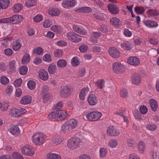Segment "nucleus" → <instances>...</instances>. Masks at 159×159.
I'll return each mask as SVG.
<instances>
[{
    "mask_svg": "<svg viewBox=\"0 0 159 159\" xmlns=\"http://www.w3.org/2000/svg\"><path fill=\"white\" fill-rule=\"evenodd\" d=\"M77 122L72 119L66 122L61 127V130L63 133L70 131L74 129L77 126Z\"/></svg>",
    "mask_w": 159,
    "mask_h": 159,
    "instance_id": "nucleus-1",
    "label": "nucleus"
},
{
    "mask_svg": "<svg viewBox=\"0 0 159 159\" xmlns=\"http://www.w3.org/2000/svg\"><path fill=\"white\" fill-rule=\"evenodd\" d=\"M82 140L77 137L72 138L67 142L68 147L70 149H74L81 144Z\"/></svg>",
    "mask_w": 159,
    "mask_h": 159,
    "instance_id": "nucleus-2",
    "label": "nucleus"
},
{
    "mask_svg": "<svg viewBox=\"0 0 159 159\" xmlns=\"http://www.w3.org/2000/svg\"><path fill=\"white\" fill-rule=\"evenodd\" d=\"M102 116V114L98 111H92L86 115L87 119L89 121H94L99 120Z\"/></svg>",
    "mask_w": 159,
    "mask_h": 159,
    "instance_id": "nucleus-3",
    "label": "nucleus"
},
{
    "mask_svg": "<svg viewBox=\"0 0 159 159\" xmlns=\"http://www.w3.org/2000/svg\"><path fill=\"white\" fill-rule=\"evenodd\" d=\"M33 141L36 145H40L43 143L45 139V136L43 133H38L34 134L33 136Z\"/></svg>",
    "mask_w": 159,
    "mask_h": 159,
    "instance_id": "nucleus-4",
    "label": "nucleus"
},
{
    "mask_svg": "<svg viewBox=\"0 0 159 159\" xmlns=\"http://www.w3.org/2000/svg\"><path fill=\"white\" fill-rule=\"evenodd\" d=\"M112 69L114 72L118 74L122 73L125 70V66L118 62H115L113 64Z\"/></svg>",
    "mask_w": 159,
    "mask_h": 159,
    "instance_id": "nucleus-5",
    "label": "nucleus"
},
{
    "mask_svg": "<svg viewBox=\"0 0 159 159\" xmlns=\"http://www.w3.org/2000/svg\"><path fill=\"white\" fill-rule=\"evenodd\" d=\"M67 38L73 42L78 43L82 40L81 37L73 32H70L67 33Z\"/></svg>",
    "mask_w": 159,
    "mask_h": 159,
    "instance_id": "nucleus-6",
    "label": "nucleus"
},
{
    "mask_svg": "<svg viewBox=\"0 0 159 159\" xmlns=\"http://www.w3.org/2000/svg\"><path fill=\"white\" fill-rule=\"evenodd\" d=\"M60 95L62 98L68 97L71 93V89L67 86H65L62 87L60 91Z\"/></svg>",
    "mask_w": 159,
    "mask_h": 159,
    "instance_id": "nucleus-7",
    "label": "nucleus"
},
{
    "mask_svg": "<svg viewBox=\"0 0 159 159\" xmlns=\"http://www.w3.org/2000/svg\"><path fill=\"white\" fill-rule=\"evenodd\" d=\"M107 134L111 136H116L119 134V131L116 129L113 125L109 126L107 131Z\"/></svg>",
    "mask_w": 159,
    "mask_h": 159,
    "instance_id": "nucleus-8",
    "label": "nucleus"
},
{
    "mask_svg": "<svg viewBox=\"0 0 159 159\" xmlns=\"http://www.w3.org/2000/svg\"><path fill=\"white\" fill-rule=\"evenodd\" d=\"M9 18L10 23L16 24L21 22L22 20L23 17L21 15H16L9 17Z\"/></svg>",
    "mask_w": 159,
    "mask_h": 159,
    "instance_id": "nucleus-9",
    "label": "nucleus"
},
{
    "mask_svg": "<svg viewBox=\"0 0 159 159\" xmlns=\"http://www.w3.org/2000/svg\"><path fill=\"white\" fill-rule=\"evenodd\" d=\"M108 51L110 55L113 57L117 58L120 56V52L115 47H110Z\"/></svg>",
    "mask_w": 159,
    "mask_h": 159,
    "instance_id": "nucleus-10",
    "label": "nucleus"
},
{
    "mask_svg": "<svg viewBox=\"0 0 159 159\" xmlns=\"http://www.w3.org/2000/svg\"><path fill=\"white\" fill-rule=\"evenodd\" d=\"M32 147L29 146L24 147L21 149L22 153L29 156H33L34 154V152L32 150Z\"/></svg>",
    "mask_w": 159,
    "mask_h": 159,
    "instance_id": "nucleus-11",
    "label": "nucleus"
},
{
    "mask_svg": "<svg viewBox=\"0 0 159 159\" xmlns=\"http://www.w3.org/2000/svg\"><path fill=\"white\" fill-rule=\"evenodd\" d=\"M76 0H67L63 2L62 5L64 8H69L74 7L76 3Z\"/></svg>",
    "mask_w": 159,
    "mask_h": 159,
    "instance_id": "nucleus-12",
    "label": "nucleus"
},
{
    "mask_svg": "<svg viewBox=\"0 0 159 159\" xmlns=\"http://www.w3.org/2000/svg\"><path fill=\"white\" fill-rule=\"evenodd\" d=\"M108 10L113 14H117L119 12V8L116 5L110 4L107 5Z\"/></svg>",
    "mask_w": 159,
    "mask_h": 159,
    "instance_id": "nucleus-13",
    "label": "nucleus"
},
{
    "mask_svg": "<svg viewBox=\"0 0 159 159\" xmlns=\"http://www.w3.org/2000/svg\"><path fill=\"white\" fill-rule=\"evenodd\" d=\"M127 62L129 64L133 66H137L139 64V59L136 57H131L127 59Z\"/></svg>",
    "mask_w": 159,
    "mask_h": 159,
    "instance_id": "nucleus-14",
    "label": "nucleus"
},
{
    "mask_svg": "<svg viewBox=\"0 0 159 159\" xmlns=\"http://www.w3.org/2000/svg\"><path fill=\"white\" fill-rule=\"evenodd\" d=\"M88 102L90 105H95L98 102L97 97L93 94H91L89 96Z\"/></svg>",
    "mask_w": 159,
    "mask_h": 159,
    "instance_id": "nucleus-15",
    "label": "nucleus"
},
{
    "mask_svg": "<svg viewBox=\"0 0 159 159\" xmlns=\"http://www.w3.org/2000/svg\"><path fill=\"white\" fill-rule=\"evenodd\" d=\"M89 89L88 87L83 88L80 92L79 96L81 100H83L84 99L85 96L89 94Z\"/></svg>",
    "mask_w": 159,
    "mask_h": 159,
    "instance_id": "nucleus-16",
    "label": "nucleus"
},
{
    "mask_svg": "<svg viewBox=\"0 0 159 159\" xmlns=\"http://www.w3.org/2000/svg\"><path fill=\"white\" fill-rule=\"evenodd\" d=\"M8 130L11 134L15 136H17L20 134V130L16 125L12 126Z\"/></svg>",
    "mask_w": 159,
    "mask_h": 159,
    "instance_id": "nucleus-17",
    "label": "nucleus"
},
{
    "mask_svg": "<svg viewBox=\"0 0 159 159\" xmlns=\"http://www.w3.org/2000/svg\"><path fill=\"white\" fill-rule=\"evenodd\" d=\"M39 78L42 80H47L48 78V72L44 69L40 70L39 73Z\"/></svg>",
    "mask_w": 159,
    "mask_h": 159,
    "instance_id": "nucleus-18",
    "label": "nucleus"
},
{
    "mask_svg": "<svg viewBox=\"0 0 159 159\" xmlns=\"http://www.w3.org/2000/svg\"><path fill=\"white\" fill-rule=\"evenodd\" d=\"M32 98L30 96L28 95L25 96L21 98L20 102V103L23 105H27L31 103Z\"/></svg>",
    "mask_w": 159,
    "mask_h": 159,
    "instance_id": "nucleus-19",
    "label": "nucleus"
},
{
    "mask_svg": "<svg viewBox=\"0 0 159 159\" xmlns=\"http://www.w3.org/2000/svg\"><path fill=\"white\" fill-rule=\"evenodd\" d=\"M110 22L112 25L117 27H120L121 25V23L120 20L116 17L111 18L110 20Z\"/></svg>",
    "mask_w": 159,
    "mask_h": 159,
    "instance_id": "nucleus-20",
    "label": "nucleus"
},
{
    "mask_svg": "<svg viewBox=\"0 0 159 159\" xmlns=\"http://www.w3.org/2000/svg\"><path fill=\"white\" fill-rule=\"evenodd\" d=\"M149 103L152 110L155 111L157 108L158 104L157 102L153 99H151L149 101Z\"/></svg>",
    "mask_w": 159,
    "mask_h": 159,
    "instance_id": "nucleus-21",
    "label": "nucleus"
},
{
    "mask_svg": "<svg viewBox=\"0 0 159 159\" xmlns=\"http://www.w3.org/2000/svg\"><path fill=\"white\" fill-rule=\"evenodd\" d=\"M74 30L82 35H84L85 32L83 30L82 27L78 25H74L73 26Z\"/></svg>",
    "mask_w": 159,
    "mask_h": 159,
    "instance_id": "nucleus-22",
    "label": "nucleus"
},
{
    "mask_svg": "<svg viewBox=\"0 0 159 159\" xmlns=\"http://www.w3.org/2000/svg\"><path fill=\"white\" fill-rule=\"evenodd\" d=\"M144 24L149 27H156L158 25L157 23L153 21L147 20L143 21Z\"/></svg>",
    "mask_w": 159,
    "mask_h": 159,
    "instance_id": "nucleus-23",
    "label": "nucleus"
},
{
    "mask_svg": "<svg viewBox=\"0 0 159 159\" xmlns=\"http://www.w3.org/2000/svg\"><path fill=\"white\" fill-rule=\"evenodd\" d=\"M10 114L15 117H18L21 115V113L19 109L13 108L11 110Z\"/></svg>",
    "mask_w": 159,
    "mask_h": 159,
    "instance_id": "nucleus-24",
    "label": "nucleus"
},
{
    "mask_svg": "<svg viewBox=\"0 0 159 159\" xmlns=\"http://www.w3.org/2000/svg\"><path fill=\"white\" fill-rule=\"evenodd\" d=\"M132 82L133 84L138 85L139 84V75L138 73L133 74L132 77Z\"/></svg>",
    "mask_w": 159,
    "mask_h": 159,
    "instance_id": "nucleus-25",
    "label": "nucleus"
},
{
    "mask_svg": "<svg viewBox=\"0 0 159 159\" xmlns=\"http://www.w3.org/2000/svg\"><path fill=\"white\" fill-rule=\"evenodd\" d=\"M10 3L9 0H1L0 1V4L1 8L5 9L8 7Z\"/></svg>",
    "mask_w": 159,
    "mask_h": 159,
    "instance_id": "nucleus-26",
    "label": "nucleus"
},
{
    "mask_svg": "<svg viewBox=\"0 0 159 159\" xmlns=\"http://www.w3.org/2000/svg\"><path fill=\"white\" fill-rule=\"evenodd\" d=\"M48 159H61V157L58 154L53 153H49L47 156Z\"/></svg>",
    "mask_w": 159,
    "mask_h": 159,
    "instance_id": "nucleus-27",
    "label": "nucleus"
},
{
    "mask_svg": "<svg viewBox=\"0 0 159 159\" xmlns=\"http://www.w3.org/2000/svg\"><path fill=\"white\" fill-rule=\"evenodd\" d=\"M58 118L61 119H65L67 116V113L62 110H60L58 111Z\"/></svg>",
    "mask_w": 159,
    "mask_h": 159,
    "instance_id": "nucleus-28",
    "label": "nucleus"
},
{
    "mask_svg": "<svg viewBox=\"0 0 159 159\" xmlns=\"http://www.w3.org/2000/svg\"><path fill=\"white\" fill-rule=\"evenodd\" d=\"M56 66L54 63H52L48 66V71L49 74H53L55 72Z\"/></svg>",
    "mask_w": 159,
    "mask_h": 159,
    "instance_id": "nucleus-29",
    "label": "nucleus"
},
{
    "mask_svg": "<svg viewBox=\"0 0 159 159\" xmlns=\"http://www.w3.org/2000/svg\"><path fill=\"white\" fill-rule=\"evenodd\" d=\"M60 13V11L57 8H52L49 9V13L52 16H57Z\"/></svg>",
    "mask_w": 159,
    "mask_h": 159,
    "instance_id": "nucleus-30",
    "label": "nucleus"
},
{
    "mask_svg": "<svg viewBox=\"0 0 159 159\" xmlns=\"http://www.w3.org/2000/svg\"><path fill=\"white\" fill-rule=\"evenodd\" d=\"M57 66L59 68H62L65 67L67 64L66 61L64 59H60L57 62Z\"/></svg>",
    "mask_w": 159,
    "mask_h": 159,
    "instance_id": "nucleus-31",
    "label": "nucleus"
},
{
    "mask_svg": "<svg viewBox=\"0 0 159 159\" xmlns=\"http://www.w3.org/2000/svg\"><path fill=\"white\" fill-rule=\"evenodd\" d=\"M30 56L29 54L28 53H25L22 59V63L25 64L27 63L30 61Z\"/></svg>",
    "mask_w": 159,
    "mask_h": 159,
    "instance_id": "nucleus-32",
    "label": "nucleus"
},
{
    "mask_svg": "<svg viewBox=\"0 0 159 159\" xmlns=\"http://www.w3.org/2000/svg\"><path fill=\"white\" fill-rule=\"evenodd\" d=\"M63 140V138L61 136H56L53 138V141L56 144L61 143Z\"/></svg>",
    "mask_w": 159,
    "mask_h": 159,
    "instance_id": "nucleus-33",
    "label": "nucleus"
},
{
    "mask_svg": "<svg viewBox=\"0 0 159 159\" xmlns=\"http://www.w3.org/2000/svg\"><path fill=\"white\" fill-rule=\"evenodd\" d=\"M28 68L25 65L23 66L20 67L19 69V73L21 75H25L27 73Z\"/></svg>",
    "mask_w": 159,
    "mask_h": 159,
    "instance_id": "nucleus-34",
    "label": "nucleus"
},
{
    "mask_svg": "<svg viewBox=\"0 0 159 159\" xmlns=\"http://www.w3.org/2000/svg\"><path fill=\"white\" fill-rule=\"evenodd\" d=\"M0 81L2 84L5 85L9 83V80L7 77L2 76L0 77Z\"/></svg>",
    "mask_w": 159,
    "mask_h": 159,
    "instance_id": "nucleus-35",
    "label": "nucleus"
},
{
    "mask_svg": "<svg viewBox=\"0 0 159 159\" xmlns=\"http://www.w3.org/2000/svg\"><path fill=\"white\" fill-rule=\"evenodd\" d=\"M121 47L126 50H129L132 48L130 43L126 42L125 43L121 44Z\"/></svg>",
    "mask_w": 159,
    "mask_h": 159,
    "instance_id": "nucleus-36",
    "label": "nucleus"
},
{
    "mask_svg": "<svg viewBox=\"0 0 159 159\" xmlns=\"http://www.w3.org/2000/svg\"><path fill=\"white\" fill-rule=\"evenodd\" d=\"M148 14L152 16H157L159 13L156 10L149 9L147 11Z\"/></svg>",
    "mask_w": 159,
    "mask_h": 159,
    "instance_id": "nucleus-37",
    "label": "nucleus"
},
{
    "mask_svg": "<svg viewBox=\"0 0 159 159\" xmlns=\"http://www.w3.org/2000/svg\"><path fill=\"white\" fill-rule=\"evenodd\" d=\"M71 63L72 66H76L80 64V62L78 60L77 57H74L71 60Z\"/></svg>",
    "mask_w": 159,
    "mask_h": 159,
    "instance_id": "nucleus-38",
    "label": "nucleus"
},
{
    "mask_svg": "<svg viewBox=\"0 0 159 159\" xmlns=\"http://www.w3.org/2000/svg\"><path fill=\"white\" fill-rule=\"evenodd\" d=\"M22 8V5L21 4L18 3L14 5L13 10L15 12H17L21 10Z\"/></svg>",
    "mask_w": 159,
    "mask_h": 159,
    "instance_id": "nucleus-39",
    "label": "nucleus"
},
{
    "mask_svg": "<svg viewBox=\"0 0 159 159\" xmlns=\"http://www.w3.org/2000/svg\"><path fill=\"white\" fill-rule=\"evenodd\" d=\"M117 145V141L115 139H112L108 143V146L112 148L115 147Z\"/></svg>",
    "mask_w": 159,
    "mask_h": 159,
    "instance_id": "nucleus-40",
    "label": "nucleus"
},
{
    "mask_svg": "<svg viewBox=\"0 0 159 159\" xmlns=\"http://www.w3.org/2000/svg\"><path fill=\"white\" fill-rule=\"evenodd\" d=\"M12 155L14 159H24L22 155L16 152H13Z\"/></svg>",
    "mask_w": 159,
    "mask_h": 159,
    "instance_id": "nucleus-41",
    "label": "nucleus"
},
{
    "mask_svg": "<svg viewBox=\"0 0 159 159\" xmlns=\"http://www.w3.org/2000/svg\"><path fill=\"white\" fill-rule=\"evenodd\" d=\"M146 145L145 143L142 141H140V153H143L144 152Z\"/></svg>",
    "mask_w": 159,
    "mask_h": 159,
    "instance_id": "nucleus-42",
    "label": "nucleus"
},
{
    "mask_svg": "<svg viewBox=\"0 0 159 159\" xmlns=\"http://www.w3.org/2000/svg\"><path fill=\"white\" fill-rule=\"evenodd\" d=\"M52 98V96L50 94L48 93L44 94L43 98V102L46 103L48 101L50 100Z\"/></svg>",
    "mask_w": 159,
    "mask_h": 159,
    "instance_id": "nucleus-43",
    "label": "nucleus"
},
{
    "mask_svg": "<svg viewBox=\"0 0 159 159\" xmlns=\"http://www.w3.org/2000/svg\"><path fill=\"white\" fill-rule=\"evenodd\" d=\"M48 117L50 119H52L53 118L56 119L58 118V111L56 112L52 111L50 113Z\"/></svg>",
    "mask_w": 159,
    "mask_h": 159,
    "instance_id": "nucleus-44",
    "label": "nucleus"
},
{
    "mask_svg": "<svg viewBox=\"0 0 159 159\" xmlns=\"http://www.w3.org/2000/svg\"><path fill=\"white\" fill-rule=\"evenodd\" d=\"M27 86L30 89L32 90L35 88V84L34 81L30 80L28 82Z\"/></svg>",
    "mask_w": 159,
    "mask_h": 159,
    "instance_id": "nucleus-45",
    "label": "nucleus"
},
{
    "mask_svg": "<svg viewBox=\"0 0 159 159\" xmlns=\"http://www.w3.org/2000/svg\"><path fill=\"white\" fill-rule=\"evenodd\" d=\"M120 96L123 98H125L128 95L127 90L126 89H122L120 90Z\"/></svg>",
    "mask_w": 159,
    "mask_h": 159,
    "instance_id": "nucleus-46",
    "label": "nucleus"
},
{
    "mask_svg": "<svg viewBox=\"0 0 159 159\" xmlns=\"http://www.w3.org/2000/svg\"><path fill=\"white\" fill-rule=\"evenodd\" d=\"M16 61L14 60L11 61L9 64V68L11 70V71H15V65Z\"/></svg>",
    "mask_w": 159,
    "mask_h": 159,
    "instance_id": "nucleus-47",
    "label": "nucleus"
},
{
    "mask_svg": "<svg viewBox=\"0 0 159 159\" xmlns=\"http://www.w3.org/2000/svg\"><path fill=\"white\" fill-rule=\"evenodd\" d=\"M105 81L102 80H99V81L95 83L96 85L99 87L100 89H102L104 85Z\"/></svg>",
    "mask_w": 159,
    "mask_h": 159,
    "instance_id": "nucleus-48",
    "label": "nucleus"
},
{
    "mask_svg": "<svg viewBox=\"0 0 159 159\" xmlns=\"http://www.w3.org/2000/svg\"><path fill=\"white\" fill-rule=\"evenodd\" d=\"M107 150L105 148H101L100 150V153L101 157H104L107 154Z\"/></svg>",
    "mask_w": 159,
    "mask_h": 159,
    "instance_id": "nucleus-49",
    "label": "nucleus"
},
{
    "mask_svg": "<svg viewBox=\"0 0 159 159\" xmlns=\"http://www.w3.org/2000/svg\"><path fill=\"white\" fill-rule=\"evenodd\" d=\"M22 45L19 41H16L13 45V48L15 51H17L21 46Z\"/></svg>",
    "mask_w": 159,
    "mask_h": 159,
    "instance_id": "nucleus-50",
    "label": "nucleus"
},
{
    "mask_svg": "<svg viewBox=\"0 0 159 159\" xmlns=\"http://www.w3.org/2000/svg\"><path fill=\"white\" fill-rule=\"evenodd\" d=\"M146 127L148 130L154 131L156 129L157 126L155 124H148L146 126Z\"/></svg>",
    "mask_w": 159,
    "mask_h": 159,
    "instance_id": "nucleus-51",
    "label": "nucleus"
},
{
    "mask_svg": "<svg viewBox=\"0 0 159 159\" xmlns=\"http://www.w3.org/2000/svg\"><path fill=\"white\" fill-rule=\"evenodd\" d=\"M43 16L41 15H37L33 18V20L36 22H39L43 20Z\"/></svg>",
    "mask_w": 159,
    "mask_h": 159,
    "instance_id": "nucleus-52",
    "label": "nucleus"
},
{
    "mask_svg": "<svg viewBox=\"0 0 159 159\" xmlns=\"http://www.w3.org/2000/svg\"><path fill=\"white\" fill-rule=\"evenodd\" d=\"M43 59L45 61L50 62L52 60V57L50 54H46L43 56Z\"/></svg>",
    "mask_w": 159,
    "mask_h": 159,
    "instance_id": "nucleus-53",
    "label": "nucleus"
},
{
    "mask_svg": "<svg viewBox=\"0 0 159 159\" xmlns=\"http://www.w3.org/2000/svg\"><path fill=\"white\" fill-rule=\"evenodd\" d=\"M148 111V109L145 106L143 105L140 107V112L142 114H146Z\"/></svg>",
    "mask_w": 159,
    "mask_h": 159,
    "instance_id": "nucleus-54",
    "label": "nucleus"
},
{
    "mask_svg": "<svg viewBox=\"0 0 159 159\" xmlns=\"http://www.w3.org/2000/svg\"><path fill=\"white\" fill-rule=\"evenodd\" d=\"M43 50L41 47H38L34 49V53L38 55H40L43 53Z\"/></svg>",
    "mask_w": 159,
    "mask_h": 159,
    "instance_id": "nucleus-55",
    "label": "nucleus"
},
{
    "mask_svg": "<svg viewBox=\"0 0 159 159\" xmlns=\"http://www.w3.org/2000/svg\"><path fill=\"white\" fill-rule=\"evenodd\" d=\"M63 53L61 49H57L54 52V55L55 57L61 56Z\"/></svg>",
    "mask_w": 159,
    "mask_h": 159,
    "instance_id": "nucleus-56",
    "label": "nucleus"
},
{
    "mask_svg": "<svg viewBox=\"0 0 159 159\" xmlns=\"http://www.w3.org/2000/svg\"><path fill=\"white\" fill-rule=\"evenodd\" d=\"M127 141L128 145L129 147H134L136 145V143L134 140L129 139Z\"/></svg>",
    "mask_w": 159,
    "mask_h": 159,
    "instance_id": "nucleus-57",
    "label": "nucleus"
},
{
    "mask_svg": "<svg viewBox=\"0 0 159 159\" xmlns=\"http://www.w3.org/2000/svg\"><path fill=\"white\" fill-rule=\"evenodd\" d=\"M51 29L54 32H59L60 31L61 28L60 27L57 25H54L52 26Z\"/></svg>",
    "mask_w": 159,
    "mask_h": 159,
    "instance_id": "nucleus-58",
    "label": "nucleus"
},
{
    "mask_svg": "<svg viewBox=\"0 0 159 159\" xmlns=\"http://www.w3.org/2000/svg\"><path fill=\"white\" fill-rule=\"evenodd\" d=\"M88 48V46L85 45H81L79 47V50L80 52H85Z\"/></svg>",
    "mask_w": 159,
    "mask_h": 159,
    "instance_id": "nucleus-59",
    "label": "nucleus"
},
{
    "mask_svg": "<svg viewBox=\"0 0 159 159\" xmlns=\"http://www.w3.org/2000/svg\"><path fill=\"white\" fill-rule=\"evenodd\" d=\"M94 17L97 19L99 20H103L104 19V18L102 14H94Z\"/></svg>",
    "mask_w": 159,
    "mask_h": 159,
    "instance_id": "nucleus-60",
    "label": "nucleus"
},
{
    "mask_svg": "<svg viewBox=\"0 0 159 159\" xmlns=\"http://www.w3.org/2000/svg\"><path fill=\"white\" fill-rule=\"evenodd\" d=\"M100 30L102 32H106L108 30L107 26L104 25H102L100 26Z\"/></svg>",
    "mask_w": 159,
    "mask_h": 159,
    "instance_id": "nucleus-61",
    "label": "nucleus"
},
{
    "mask_svg": "<svg viewBox=\"0 0 159 159\" xmlns=\"http://www.w3.org/2000/svg\"><path fill=\"white\" fill-rule=\"evenodd\" d=\"M51 25L50 20H45L43 22V26L45 28H48Z\"/></svg>",
    "mask_w": 159,
    "mask_h": 159,
    "instance_id": "nucleus-62",
    "label": "nucleus"
},
{
    "mask_svg": "<svg viewBox=\"0 0 159 159\" xmlns=\"http://www.w3.org/2000/svg\"><path fill=\"white\" fill-rule=\"evenodd\" d=\"M124 34L126 37H130L132 34V32L127 29H125L124 31Z\"/></svg>",
    "mask_w": 159,
    "mask_h": 159,
    "instance_id": "nucleus-63",
    "label": "nucleus"
},
{
    "mask_svg": "<svg viewBox=\"0 0 159 159\" xmlns=\"http://www.w3.org/2000/svg\"><path fill=\"white\" fill-rule=\"evenodd\" d=\"M4 53L6 55L10 56L12 54V51L11 49L7 48L5 49Z\"/></svg>",
    "mask_w": 159,
    "mask_h": 159,
    "instance_id": "nucleus-64",
    "label": "nucleus"
}]
</instances>
